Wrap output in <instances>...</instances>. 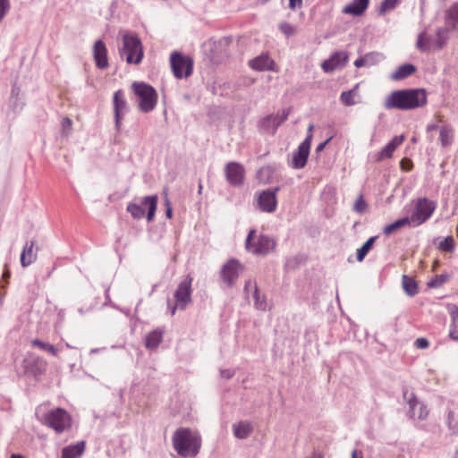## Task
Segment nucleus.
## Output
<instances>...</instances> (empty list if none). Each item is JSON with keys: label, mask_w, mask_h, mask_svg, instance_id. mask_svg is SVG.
<instances>
[{"label": "nucleus", "mask_w": 458, "mask_h": 458, "mask_svg": "<svg viewBox=\"0 0 458 458\" xmlns=\"http://www.w3.org/2000/svg\"><path fill=\"white\" fill-rule=\"evenodd\" d=\"M427 103L428 96L424 89H404L392 91L386 98L384 107L386 110L408 111L423 107Z\"/></svg>", "instance_id": "1"}, {"label": "nucleus", "mask_w": 458, "mask_h": 458, "mask_svg": "<svg viewBox=\"0 0 458 458\" xmlns=\"http://www.w3.org/2000/svg\"><path fill=\"white\" fill-rule=\"evenodd\" d=\"M172 441L174 450L182 457H195L201 446L200 436L189 428L176 429Z\"/></svg>", "instance_id": "2"}, {"label": "nucleus", "mask_w": 458, "mask_h": 458, "mask_svg": "<svg viewBox=\"0 0 458 458\" xmlns=\"http://www.w3.org/2000/svg\"><path fill=\"white\" fill-rule=\"evenodd\" d=\"M119 54L127 64H140L144 57V52L138 36L131 32H125L122 37V47L119 48Z\"/></svg>", "instance_id": "3"}, {"label": "nucleus", "mask_w": 458, "mask_h": 458, "mask_svg": "<svg viewBox=\"0 0 458 458\" xmlns=\"http://www.w3.org/2000/svg\"><path fill=\"white\" fill-rule=\"evenodd\" d=\"M36 416L44 425L53 428L57 433L64 432L71 427V417L69 413L62 408H55L39 414V409L37 410Z\"/></svg>", "instance_id": "4"}, {"label": "nucleus", "mask_w": 458, "mask_h": 458, "mask_svg": "<svg viewBox=\"0 0 458 458\" xmlns=\"http://www.w3.org/2000/svg\"><path fill=\"white\" fill-rule=\"evenodd\" d=\"M276 242L273 237L266 234L256 236V230L251 229L245 241L246 250L254 254L266 256L276 249Z\"/></svg>", "instance_id": "5"}, {"label": "nucleus", "mask_w": 458, "mask_h": 458, "mask_svg": "<svg viewBox=\"0 0 458 458\" xmlns=\"http://www.w3.org/2000/svg\"><path fill=\"white\" fill-rule=\"evenodd\" d=\"M131 87L135 95L139 98L140 110L143 113L151 112L157 102L156 89L144 82H133Z\"/></svg>", "instance_id": "6"}, {"label": "nucleus", "mask_w": 458, "mask_h": 458, "mask_svg": "<svg viewBox=\"0 0 458 458\" xmlns=\"http://www.w3.org/2000/svg\"><path fill=\"white\" fill-rule=\"evenodd\" d=\"M436 208L437 204L435 201L428 198L418 199L413 211L411 216H408L411 221V225L416 227L427 222L433 215Z\"/></svg>", "instance_id": "7"}, {"label": "nucleus", "mask_w": 458, "mask_h": 458, "mask_svg": "<svg viewBox=\"0 0 458 458\" xmlns=\"http://www.w3.org/2000/svg\"><path fill=\"white\" fill-rule=\"evenodd\" d=\"M193 278L191 275H187L178 284L174 297V305L171 308V314L174 315L177 309L184 310L189 304L191 303V284Z\"/></svg>", "instance_id": "8"}, {"label": "nucleus", "mask_w": 458, "mask_h": 458, "mask_svg": "<svg viewBox=\"0 0 458 458\" xmlns=\"http://www.w3.org/2000/svg\"><path fill=\"white\" fill-rule=\"evenodd\" d=\"M458 25V4H454L446 10L445 14V27L437 30V47H444L449 39L448 34L457 29Z\"/></svg>", "instance_id": "9"}, {"label": "nucleus", "mask_w": 458, "mask_h": 458, "mask_svg": "<svg viewBox=\"0 0 458 458\" xmlns=\"http://www.w3.org/2000/svg\"><path fill=\"white\" fill-rule=\"evenodd\" d=\"M157 197L156 195L142 198L140 204L130 203L127 211L135 219H140L145 216V208H148L147 220L152 221L157 210Z\"/></svg>", "instance_id": "10"}, {"label": "nucleus", "mask_w": 458, "mask_h": 458, "mask_svg": "<svg viewBox=\"0 0 458 458\" xmlns=\"http://www.w3.org/2000/svg\"><path fill=\"white\" fill-rule=\"evenodd\" d=\"M170 64L176 79L188 78L193 72V61L191 57L180 52H173L170 55Z\"/></svg>", "instance_id": "11"}, {"label": "nucleus", "mask_w": 458, "mask_h": 458, "mask_svg": "<svg viewBox=\"0 0 458 458\" xmlns=\"http://www.w3.org/2000/svg\"><path fill=\"white\" fill-rule=\"evenodd\" d=\"M403 395L409 405L407 414L411 419L424 420L427 418L428 411L426 405L418 401L414 393H410L408 389H403Z\"/></svg>", "instance_id": "12"}, {"label": "nucleus", "mask_w": 458, "mask_h": 458, "mask_svg": "<svg viewBox=\"0 0 458 458\" xmlns=\"http://www.w3.org/2000/svg\"><path fill=\"white\" fill-rule=\"evenodd\" d=\"M312 129L313 125L310 124L305 140L299 145L297 151L293 154L292 165L295 169L303 168L307 164L312 140V134L310 132Z\"/></svg>", "instance_id": "13"}, {"label": "nucleus", "mask_w": 458, "mask_h": 458, "mask_svg": "<svg viewBox=\"0 0 458 458\" xmlns=\"http://www.w3.org/2000/svg\"><path fill=\"white\" fill-rule=\"evenodd\" d=\"M113 107L115 129L120 131L122 121L124 115L129 112V105L125 98L123 89L116 90L113 95Z\"/></svg>", "instance_id": "14"}, {"label": "nucleus", "mask_w": 458, "mask_h": 458, "mask_svg": "<svg viewBox=\"0 0 458 458\" xmlns=\"http://www.w3.org/2000/svg\"><path fill=\"white\" fill-rule=\"evenodd\" d=\"M22 366L25 374L31 375L37 377L45 373L47 367V363L43 358L34 353H29L24 358L22 361Z\"/></svg>", "instance_id": "15"}, {"label": "nucleus", "mask_w": 458, "mask_h": 458, "mask_svg": "<svg viewBox=\"0 0 458 458\" xmlns=\"http://www.w3.org/2000/svg\"><path fill=\"white\" fill-rule=\"evenodd\" d=\"M279 190V187H275L267 189L259 193L257 199L258 207L262 212L273 213L276 209V193Z\"/></svg>", "instance_id": "16"}, {"label": "nucleus", "mask_w": 458, "mask_h": 458, "mask_svg": "<svg viewBox=\"0 0 458 458\" xmlns=\"http://www.w3.org/2000/svg\"><path fill=\"white\" fill-rule=\"evenodd\" d=\"M242 270V265L237 259H231L222 267L221 278L227 286L232 287Z\"/></svg>", "instance_id": "17"}, {"label": "nucleus", "mask_w": 458, "mask_h": 458, "mask_svg": "<svg viewBox=\"0 0 458 458\" xmlns=\"http://www.w3.org/2000/svg\"><path fill=\"white\" fill-rule=\"evenodd\" d=\"M225 174L227 182L233 187L242 186L245 179V169L238 162H229L225 165Z\"/></svg>", "instance_id": "18"}, {"label": "nucleus", "mask_w": 458, "mask_h": 458, "mask_svg": "<svg viewBox=\"0 0 458 458\" xmlns=\"http://www.w3.org/2000/svg\"><path fill=\"white\" fill-rule=\"evenodd\" d=\"M348 60V54L344 51L335 52L328 59L325 60L321 68L325 72H332L336 69L343 68Z\"/></svg>", "instance_id": "19"}, {"label": "nucleus", "mask_w": 458, "mask_h": 458, "mask_svg": "<svg viewBox=\"0 0 458 458\" xmlns=\"http://www.w3.org/2000/svg\"><path fill=\"white\" fill-rule=\"evenodd\" d=\"M437 34L435 36L428 34L425 30L418 36L416 47L420 52H429L431 50H440L443 47H437Z\"/></svg>", "instance_id": "20"}, {"label": "nucleus", "mask_w": 458, "mask_h": 458, "mask_svg": "<svg viewBox=\"0 0 458 458\" xmlns=\"http://www.w3.org/2000/svg\"><path fill=\"white\" fill-rule=\"evenodd\" d=\"M249 65L251 69L259 72L276 71V63L267 54H261L260 55L250 60Z\"/></svg>", "instance_id": "21"}, {"label": "nucleus", "mask_w": 458, "mask_h": 458, "mask_svg": "<svg viewBox=\"0 0 458 458\" xmlns=\"http://www.w3.org/2000/svg\"><path fill=\"white\" fill-rule=\"evenodd\" d=\"M404 136H394L377 155L376 162H381L393 157L394 151L403 142Z\"/></svg>", "instance_id": "22"}, {"label": "nucleus", "mask_w": 458, "mask_h": 458, "mask_svg": "<svg viewBox=\"0 0 458 458\" xmlns=\"http://www.w3.org/2000/svg\"><path fill=\"white\" fill-rule=\"evenodd\" d=\"M93 56L96 65L99 69H106L109 66L107 49L102 40H97L93 47Z\"/></svg>", "instance_id": "23"}, {"label": "nucleus", "mask_w": 458, "mask_h": 458, "mask_svg": "<svg viewBox=\"0 0 458 458\" xmlns=\"http://www.w3.org/2000/svg\"><path fill=\"white\" fill-rule=\"evenodd\" d=\"M25 106L23 97L21 95V89L13 85L11 89V96L9 98L8 107L14 113L18 114L21 112Z\"/></svg>", "instance_id": "24"}, {"label": "nucleus", "mask_w": 458, "mask_h": 458, "mask_svg": "<svg viewBox=\"0 0 458 458\" xmlns=\"http://www.w3.org/2000/svg\"><path fill=\"white\" fill-rule=\"evenodd\" d=\"M35 242H27L21 254V264L26 267L37 259V250H34Z\"/></svg>", "instance_id": "25"}, {"label": "nucleus", "mask_w": 458, "mask_h": 458, "mask_svg": "<svg viewBox=\"0 0 458 458\" xmlns=\"http://www.w3.org/2000/svg\"><path fill=\"white\" fill-rule=\"evenodd\" d=\"M369 4V0H353L344 7L343 13L353 16H360L367 10Z\"/></svg>", "instance_id": "26"}, {"label": "nucleus", "mask_w": 458, "mask_h": 458, "mask_svg": "<svg viewBox=\"0 0 458 458\" xmlns=\"http://www.w3.org/2000/svg\"><path fill=\"white\" fill-rule=\"evenodd\" d=\"M416 72V67L411 64H404L399 66L391 75L393 81H402Z\"/></svg>", "instance_id": "27"}, {"label": "nucleus", "mask_w": 458, "mask_h": 458, "mask_svg": "<svg viewBox=\"0 0 458 458\" xmlns=\"http://www.w3.org/2000/svg\"><path fill=\"white\" fill-rule=\"evenodd\" d=\"M84 449V441H81L75 445L65 446L62 450V458H79L83 454Z\"/></svg>", "instance_id": "28"}, {"label": "nucleus", "mask_w": 458, "mask_h": 458, "mask_svg": "<svg viewBox=\"0 0 458 458\" xmlns=\"http://www.w3.org/2000/svg\"><path fill=\"white\" fill-rule=\"evenodd\" d=\"M233 435L236 438L245 439L252 432V426L248 421H240L233 425Z\"/></svg>", "instance_id": "29"}, {"label": "nucleus", "mask_w": 458, "mask_h": 458, "mask_svg": "<svg viewBox=\"0 0 458 458\" xmlns=\"http://www.w3.org/2000/svg\"><path fill=\"white\" fill-rule=\"evenodd\" d=\"M402 285L405 293L411 297L415 296L419 293L417 282L409 276H403Z\"/></svg>", "instance_id": "30"}, {"label": "nucleus", "mask_w": 458, "mask_h": 458, "mask_svg": "<svg viewBox=\"0 0 458 458\" xmlns=\"http://www.w3.org/2000/svg\"><path fill=\"white\" fill-rule=\"evenodd\" d=\"M163 334L161 331L154 330L148 333L145 338V346L148 349L153 350L156 349L159 344L162 342Z\"/></svg>", "instance_id": "31"}, {"label": "nucleus", "mask_w": 458, "mask_h": 458, "mask_svg": "<svg viewBox=\"0 0 458 458\" xmlns=\"http://www.w3.org/2000/svg\"><path fill=\"white\" fill-rule=\"evenodd\" d=\"M377 239V236H372L369 239H368L363 245L357 250L356 258L357 260L361 262L367 254L369 252V250L372 249L375 241Z\"/></svg>", "instance_id": "32"}, {"label": "nucleus", "mask_w": 458, "mask_h": 458, "mask_svg": "<svg viewBox=\"0 0 458 458\" xmlns=\"http://www.w3.org/2000/svg\"><path fill=\"white\" fill-rule=\"evenodd\" d=\"M357 89L358 84L353 89L341 93L340 100L344 106H351L357 103L355 100V97L357 96Z\"/></svg>", "instance_id": "33"}, {"label": "nucleus", "mask_w": 458, "mask_h": 458, "mask_svg": "<svg viewBox=\"0 0 458 458\" xmlns=\"http://www.w3.org/2000/svg\"><path fill=\"white\" fill-rule=\"evenodd\" d=\"M411 225V221L408 218V216L402 217L394 223L387 225L384 227V233L386 235L391 234L392 233L395 232L396 230L405 226V225Z\"/></svg>", "instance_id": "34"}, {"label": "nucleus", "mask_w": 458, "mask_h": 458, "mask_svg": "<svg viewBox=\"0 0 458 458\" xmlns=\"http://www.w3.org/2000/svg\"><path fill=\"white\" fill-rule=\"evenodd\" d=\"M454 137L453 129L449 126H443L439 131V138L443 147L449 146Z\"/></svg>", "instance_id": "35"}, {"label": "nucleus", "mask_w": 458, "mask_h": 458, "mask_svg": "<svg viewBox=\"0 0 458 458\" xmlns=\"http://www.w3.org/2000/svg\"><path fill=\"white\" fill-rule=\"evenodd\" d=\"M31 345L42 351H46L53 356H57V349L53 344L45 343L39 339H34L31 341Z\"/></svg>", "instance_id": "36"}, {"label": "nucleus", "mask_w": 458, "mask_h": 458, "mask_svg": "<svg viewBox=\"0 0 458 458\" xmlns=\"http://www.w3.org/2000/svg\"><path fill=\"white\" fill-rule=\"evenodd\" d=\"M285 121V117H279V114L276 115H267L263 119L261 124L267 125V123H272L273 132L276 131V129Z\"/></svg>", "instance_id": "37"}, {"label": "nucleus", "mask_w": 458, "mask_h": 458, "mask_svg": "<svg viewBox=\"0 0 458 458\" xmlns=\"http://www.w3.org/2000/svg\"><path fill=\"white\" fill-rule=\"evenodd\" d=\"M400 4V0H383L378 8V14L383 15L394 10Z\"/></svg>", "instance_id": "38"}, {"label": "nucleus", "mask_w": 458, "mask_h": 458, "mask_svg": "<svg viewBox=\"0 0 458 458\" xmlns=\"http://www.w3.org/2000/svg\"><path fill=\"white\" fill-rule=\"evenodd\" d=\"M253 300H254V305L256 309L260 310H266L267 309V301L264 296H261L259 289L256 285H254V293H253Z\"/></svg>", "instance_id": "39"}, {"label": "nucleus", "mask_w": 458, "mask_h": 458, "mask_svg": "<svg viewBox=\"0 0 458 458\" xmlns=\"http://www.w3.org/2000/svg\"><path fill=\"white\" fill-rule=\"evenodd\" d=\"M454 240L452 236L445 237L438 245L439 250L448 253L453 252L454 250Z\"/></svg>", "instance_id": "40"}, {"label": "nucleus", "mask_w": 458, "mask_h": 458, "mask_svg": "<svg viewBox=\"0 0 458 458\" xmlns=\"http://www.w3.org/2000/svg\"><path fill=\"white\" fill-rule=\"evenodd\" d=\"M448 277L447 274L437 275L428 283V286L429 288H439L447 282Z\"/></svg>", "instance_id": "41"}, {"label": "nucleus", "mask_w": 458, "mask_h": 458, "mask_svg": "<svg viewBox=\"0 0 458 458\" xmlns=\"http://www.w3.org/2000/svg\"><path fill=\"white\" fill-rule=\"evenodd\" d=\"M449 336L453 340H458V312L452 313V323L450 325Z\"/></svg>", "instance_id": "42"}, {"label": "nucleus", "mask_w": 458, "mask_h": 458, "mask_svg": "<svg viewBox=\"0 0 458 458\" xmlns=\"http://www.w3.org/2000/svg\"><path fill=\"white\" fill-rule=\"evenodd\" d=\"M364 56L366 59L365 63L367 64V66L375 65L383 59V55L376 52L368 53Z\"/></svg>", "instance_id": "43"}, {"label": "nucleus", "mask_w": 458, "mask_h": 458, "mask_svg": "<svg viewBox=\"0 0 458 458\" xmlns=\"http://www.w3.org/2000/svg\"><path fill=\"white\" fill-rule=\"evenodd\" d=\"M279 30L286 36H292L295 33V29L288 22H283L279 25Z\"/></svg>", "instance_id": "44"}, {"label": "nucleus", "mask_w": 458, "mask_h": 458, "mask_svg": "<svg viewBox=\"0 0 458 458\" xmlns=\"http://www.w3.org/2000/svg\"><path fill=\"white\" fill-rule=\"evenodd\" d=\"M367 208V204L363 198L360 196L354 203V210L358 213H362Z\"/></svg>", "instance_id": "45"}, {"label": "nucleus", "mask_w": 458, "mask_h": 458, "mask_svg": "<svg viewBox=\"0 0 458 458\" xmlns=\"http://www.w3.org/2000/svg\"><path fill=\"white\" fill-rule=\"evenodd\" d=\"M400 167L403 171L409 172L412 169L413 164L409 158H403L400 162Z\"/></svg>", "instance_id": "46"}, {"label": "nucleus", "mask_w": 458, "mask_h": 458, "mask_svg": "<svg viewBox=\"0 0 458 458\" xmlns=\"http://www.w3.org/2000/svg\"><path fill=\"white\" fill-rule=\"evenodd\" d=\"M414 345L418 348V349H426L428 347L429 345V342L428 339L424 338V337H420V338H418L416 339L415 343H414Z\"/></svg>", "instance_id": "47"}, {"label": "nucleus", "mask_w": 458, "mask_h": 458, "mask_svg": "<svg viewBox=\"0 0 458 458\" xmlns=\"http://www.w3.org/2000/svg\"><path fill=\"white\" fill-rule=\"evenodd\" d=\"M72 122L69 117H65L62 121V127L64 131H70L72 128Z\"/></svg>", "instance_id": "48"}, {"label": "nucleus", "mask_w": 458, "mask_h": 458, "mask_svg": "<svg viewBox=\"0 0 458 458\" xmlns=\"http://www.w3.org/2000/svg\"><path fill=\"white\" fill-rule=\"evenodd\" d=\"M302 4V0H289V7L291 9H295L296 7H301Z\"/></svg>", "instance_id": "49"}, {"label": "nucleus", "mask_w": 458, "mask_h": 458, "mask_svg": "<svg viewBox=\"0 0 458 458\" xmlns=\"http://www.w3.org/2000/svg\"><path fill=\"white\" fill-rule=\"evenodd\" d=\"M221 377L226 379L231 378L233 376V372L230 369H222L220 371Z\"/></svg>", "instance_id": "50"}, {"label": "nucleus", "mask_w": 458, "mask_h": 458, "mask_svg": "<svg viewBox=\"0 0 458 458\" xmlns=\"http://www.w3.org/2000/svg\"><path fill=\"white\" fill-rule=\"evenodd\" d=\"M11 276V271L9 270V268L7 267V265L4 266V272H3V276H2V278L3 280H4L6 282V284L8 283V279L10 278Z\"/></svg>", "instance_id": "51"}, {"label": "nucleus", "mask_w": 458, "mask_h": 458, "mask_svg": "<svg viewBox=\"0 0 458 458\" xmlns=\"http://www.w3.org/2000/svg\"><path fill=\"white\" fill-rule=\"evenodd\" d=\"M365 56H362L360 58H358L357 60H355L354 62V65L358 68L360 67H362V66H367V64L365 63Z\"/></svg>", "instance_id": "52"}, {"label": "nucleus", "mask_w": 458, "mask_h": 458, "mask_svg": "<svg viewBox=\"0 0 458 458\" xmlns=\"http://www.w3.org/2000/svg\"><path fill=\"white\" fill-rule=\"evenodd\" d=\"M332 138H328L327 140H326L325 141L319 143L317 148H316V151L317 152H319L321 150L324 149V148L327 146V144L331 140Z\"/></svg>", "instance_id": "53"}, {"label": "nucleus", "mask_w": 458, "mask_h": 458, "mask_svg": "<svg viewBox=\"0 0 458 458\" xmlns=\"http://www.w3.org/2000/svg\"><path fill=\"white\" fill-rule=\"evenodd\" d=\"M165 202H166V206H167V208H166V211H165V215H166V216L168 218H171L172 215H173V210H172V208L169 205L168 199H165Z\"/></svg>", "instance_id": "54"}, {"label": "nucleus", "mask_w": 458, "mask_h": 458, "mask_svg": "<svg viewBox=\"0 0 458 458\" xmlns=\"http://www.w3.org/2000/svg\"><path fill=\"white\" fill-rule=\"evenodd\" d=\"M352 458H363L362 452L356 449L353 450L352 452Z\"/></svg>", "instance_id": "55"}, {"label": "nucleus", "mask_w": 458, "mask_h": 458, "mask_svg": "<svg viewBox=\"0 0 458 458\" xmlns=\"http://www.w3.org/2000/svg\"><path fill=\"white\" fill-rule=\"evenodd\" d=\"M452 418H453V412L450 411L448 413V417H447V420H448L447 423H448L449 428H451V429H453L454 431L455 430V426H454V427L452 426V420H451Z\"/></svg>", "instance_id": "56"}, {"label": "nucleus", "mask_w": 458, "mask_h": 458, "mask_svg": "<svg viewBox=\"0 0 458 458\" xmlns=\"http://www.w3.org/2000/svg\"><path fill=\"white\" fill-rule=\"evenodd\" d=\"M438 128L437 124H428L427 125V131H435Z\"/></svg>", "instance_id": "57"}, {"label": "nucleus", "mask_w": 458, "mask_h": 458, "mask_svg": "<svg viewBox=\"0 0 458 458\" xmlns=\"http://www.w3.org/2000/svg\"><path fill=\"white\" fill-rule=\"evenodd\" d=\"M307 458H323V455L320 453L314 452L311 456Z\"/></svg>", "instance_id": "58"}, {"label": "nucleus", "mask_w": 458, "mask_h": 458, "mask_svg": "<svg viewBox=\"0 0 458 458\" xmlns=\"http://www.w3.org/2000/svg\"><path fill=\"white\" fill-rule=\"evenodd\" d=\"M10 458H25L21 454H13Z\"/></svg>", "instance_id": "59"}, {"label": "nucleus", "mask_w": 458, "mask_h": 458, "mask_svg": "<svg viewBox=\"0 0 458 458\" xmlns=\"http://www.w3.org/2000/svg\"><path fill=\"white\" fill-rule=\"evenodd\" d=\"M279 117H285V120H286L288 117V113H286L285 111H283V114H279Z\"/></svg>", "instance_id": "60"}, {"label": "nucleus", "mask_w": 458, "mask_h": 458, "mask_svg": "<svg viewBox=\"0 0 458 458\" xmlns=\"http://www.w3.org/2000/svg\"><path fill=\"white\" fill-rule=\"evenodd\" d=\"M202 189H203L202 183H201V182H199V190H198V191H199V194L201 193Z\"/></svg>", "instance_id": "61"}, {"label": "nucleus", "mask_w": 458, "mask_h": 458, "mask_svg": "<svg viewBox=\"0 0 458 458\" xmlns=\"http://www.w3.org/2000/svg\"><path fill=\"white\" fill-rule=\"evenodd\" d=\"M262 126L266 129H269L270 127H272V123H267V125H262Z\"/></svg>", "instance_id": "62"}, {"label": "nucleus", "mask_w": 458, "mask_h": 458, "mask_svg": "<svg viewBox=\"0 0 458 458\" xmlns=\"http://www.w3.org/2000/svg\"><path fill=\"white\" fill-rule=\"evenodd\" d=\"M250 285H251L250 281H248V282L245 284V287H244V288H245V290H247V289H248V287H249V286H250Z\"/></svg>", "instance_id": "63"}, {"label": "nucleus", "mask_w": 458, "mask_h": 458, "mask_svg": "<svg viewBox=\"0 0 458 458\" xmlns=\"http://www.w3.org/2000/svg\"><path fill=\"white\" fill-rule=\"evenodd\" d=\"M67 348H72V346L69 344H66Z\"/></svg>", "instance_id": "64"}]
</instances>
